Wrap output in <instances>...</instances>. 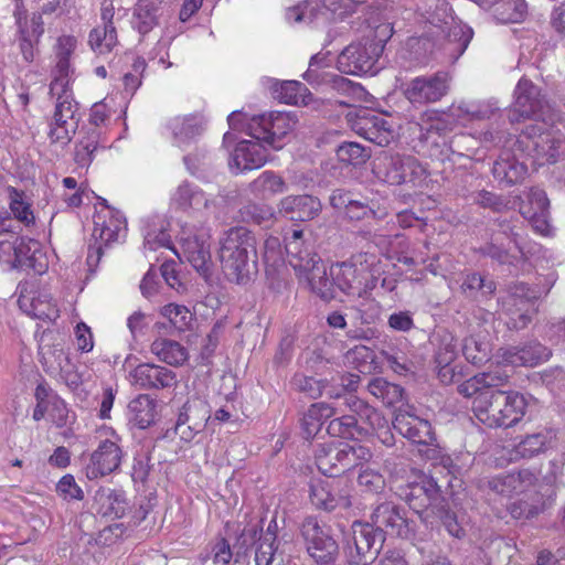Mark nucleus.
Segmentation results:
<instances>
[{"label":"nucleus","mask_w":565,"mask_h":565,"mask_svg":"<svg viewBox=\"0 0 565 565\" xmlns=\"http://www.w3.org/2000/svg\"><path fill=\"white\" fill-rule=\"evenodd\" d=\"M370 522L352 524V545H349V565H370L383 547L385 533L403 539L414 535L409 521L402 509L393 502H383L374 508Z\"/></svg>","instance_id":"obj_1"},{"label":"nucleus","mask_w":565,"mask_h":565,"mask_svg":"<svg viewBox=\"0 0 565 565\" xmlns=\"http://www.w3.org/2000/svg\"><path fill=\"white\" fill-rule=\"evenodd\" d=\"M218 258L230 281L245 285L256 271V238L243 226L232 227L220 239Z\"/></svg>","instance_id":"obj_2"},{"label":"nucleus","mask_w":565,"mask_h":565,"mask_svg":"<svg viewBox=\"0 0 565 565\" xmlns=\"http://www.w3.org/2000/svg\"><path fill=\"white\" fill-rule=\"evenodd\" d=\"M498 108L490 103H459L449 107L447 113L427 110L422 114L418 126L427 136L435 132L446 135L468 121L490 118Z\"/></svg>","instance_id":"obj_3"},{"label":"nucleus","mask_w":565,"mask_h":565,"mask_svg":"<svg viewBox=\"0 0 565 565\" xmlns=\"http://www.w3.org/2000/svg\"><path fill=\"white\" fill-rule=\"evenodd\" d=\"M50 93L56 100L49 136L52 142L66 145L75 134L81 118L78 103L70 87V78L55 77L50 85Z\"/></svg>","instance_id":"obj_4"},{"label":"nucleus","mask_w":565,"mask_h":565,"mask_svg":"<svg viewBox=\"0 0 565 565\" xmlns=\"http://www.w3.org/2000/svg\"><path fill=\"white\" fill-rule=\"evenodd\" d=\"M373 172L381 181L391 185L409 183L422 186L428 177L426 167L416 158L387 152L376 159Z\"/></svg>","instance_id":"obj_5"},{"label":"nucleus","mask_w":565,"mask_h":565,"mask_svg":"<svg viewBox=\"0 0 565 565\" xmlns=\"http://www.w3.org/2000/svg\"><path fill=\"white\" fill-rule=\"evenodd\" d=\"M481 250L501 264H513L519 258L518 254L525 256L526 238L521 222L519 220H499L498 230L493 232L490 242Z\"/></svg>","instance_id":"obj_6"},{"label":"nucleus","mask_w":565,"mask_h":565,"mask_svg":"<svg viewBox=\"0 0 565 565\" xmlns=\"http://www.w3.org/2000/svg\"><path fill=\"white\" fill-rule=\"evenodd\" d=\"M371 457L370 449L361 445H320L316 451V465L321 473L338 477L370 460Z\"/></svg>","instance_id":"obj_7"},{"label":"nucleus","mask_w":565,"mask_h":565,"mask_svg":"<svg viewBox=\"0 0 565 565\" xmlns=\"http://www.w3.org/2000/svg\"><path fill=\"white\" fill-rule=\"evenodd\" d=\"M297 119L290 113L270 111L252 116L247 122V135L262 140L274 150L284 146V139L296 128Z\"/></svg>","instance_id":"obj_8"},{"label":"nucleus","mask_w":565,"mask_h":565,"mask_svg":"<svg viewBox=\"0 0 565 565\" xmlns=\"http://www.w3.org/2000/svg\"><path fill=\"white\" fill-rule=\"evenodd\" d=\"M550 110V105L541 88L531 81L521 78L514 89V102L510 110V120L514 122L533 118L546 121Z\"/></svg>","instance_id":"obj_9"},{"label":"nucleus","mask_w":565,"mask_h":565,"mask_svg":"<svg viewBox=\"0 0 565 565\" xmlns=\"http://www.w3.org/2000/svg\"><path fill=\"white\" fill-rule=\"evenodd\" d=\"M379 47H372L362 38L349 44L338 56L337 68L349 75H374L377 73L376 62L381 56Z\"/></svg>","instance_id":"obj_10"},{"label":"nucleus","mask_w":565,"mask_h":565,"mask_svg":"<svg viewBox=\"0 0 565 565\" xmlns=\"http://www.w3.org/2000/svg\"><path fill=\"white\" fill-rule=\"evenodd\" d=\"M347 121L351 129L366 140L385 147L394 139L392 125L380 114L361 108L348 113Z\"/></svg>","instance_id":"obj_11"},{"label":"nucleus","mask_w":565,"mask_h":565,"mask_svg":"<svg viewBox=\"0 0 565 565\" xmlns=\"http://www.w3.org/2000/svg\"><path fill=\"white\" fill-rule=\"evenodd\" d=\"M300 532L308 554L317 564L331 565L337 561L339 546L319 525L316 518H307L301 524Z\"/></svg>","instance_id":"obj_12"},{"label":"nucleus","mask_w":565,"mask_h":565,"mask_svg":"<svg viewBox=\"0 0 565 565\" xmlns=\"http://www.w3.org/2000/svg\"><path fill=\"white\" fill-rule=\"evenodd\" d=\"M450 76L446 72L412 78L404 88V95L412 104L437 103L448 94Z\"/></svg>","instance_id":"obj_13"},{"label":"nucleus","mask_w":565,"mask_h":565,"mask_svg":"<svg viewBox=\"0 0 565 565\" xmlns=\"http://www.w3.org/2000/svg\"><path fill=\"white\" fill-rule=\"evenodd\" d=\"M428 22L447 33L449 42H457L459 54H462L472 39V30L466 24L456 22L449 3L438 0L427 18Z\"/></svg>","instance_id":"obj_14"},{"label":"nucleus","mask_w":565,"mask_h":565,"mask_svg":"<svg viewBox=\"0 0 565 565\" xmlns=\"http://www.w3.org/2000/svg\"><path fill=\"white\" fill-rule=\"evenodd\" d=\"M118 441L119 437L113 433L111 439H105L99 443L86 467L88 479H97L118 469L122 459V450Z\"/></svg>","instance_id":"obj_15"},{"label":"nucleus","mask_w":565,"mask_h":565,"mask_svg":"<svg viewBox=\"0 0 565 565\" xmlns=\"http://www.w3.org/2000/svg\"><path fill=\"white\" fill-rule=\"evenodd\" d=\"M210 232L201 228L180 238L183 258L202 275H206L211 265Z\"/></svg>","instance_id":"obj_16"},{"label":"nucleus","mask_w":565,"mask_h":565,"mask_svg":"<svg viewBox=\"0 0 565 565\" xmlns=\"http://www.w3.org/2000/svg\"><path fill=\"white\" fill-rule=\"evenodd\" d=\"M268 160L267 145L252 138L239 141L230 158V169L234 173L258 169Z\"/></svg>","instance_id":"obj_17"},{"label":"nucleus","mask_w":565,"mask_h":565,"mask_svg":"<svg viewBox=\"0 0 565 565\" xmlns=\"http://www.w3.org/2000/svg\"><path fill=\"white\" fill-rule=\"evenodd\" d=\"M393 426L402 436L415 444L426 445L435 440L430 423L416 416L411 406L397 409Z\"/></svg>","instance_id":"obj_18"},{"label":"nucleus","mask_w":565,"mask_h":565,"mask_svg":"<svg viewBox=\"0 0 565 565\" xmlns=\"http://www.w3.org/2000/svg\"><path fill=\"white\" fill-rule=\"evenodd\" d=\"M551 350L540 342H530L523 347H510L499 350L498 362L512 366H535L546 362Z\"/></svg>","instance_id":"obj_19"},{"label":"nucleus","mask_w":565,"mask_h":565,"mask_svg":"<svg viewBox=\"0 0 565 565\" xmlns=\"http://www.w3.org/2000/svg\"><path fill=\"white\" fill-rule=\"evenodd\" d=\"M130 381L142 390H162L177 383V374L161 365L142 363L130 372Z\"/></svg>","instance_id":"obj_20"},{"label":"nucleus","mask_w":565,"mask_h":565,"mask_svg":"<svg viewBox=\"0 0 565 565\" xmlns=\"http://www.w3.org/2000/svg\"><path fill=\"white\" fill-rule=\"evenodd\" d=\"M526 147H532L540 164L565 160V136L559 131H543L531 138Z\"/></svg>","instance_id":"obj_21"},{"label":"nucleus","mask_w":565,"mask_h":565,"mask_svg":"<svg viewBox=\"0 0 565 565\" xmlns=\"http://www.w3.org/2000/svg\"><path fill=\"white\" fill-rule=\"evenodd\" d=\"M175 146L183 148L194 141L204 130V119L196 114L175 116L167 122Z\"/></svg>","instance_id":"obj_22"},{"label":"nucleus","mask_w":565,"mask_h":565,"mask_svg":"<svg viewBox=\"0 0 565 565\" xmlns=\"http://www.w3.org/2000/svg\"><path fill=\"white\" fill-rule=\"evenodd\" d=\"M330 275L333 277L337 287L344 294L353 297H362L372 288L362 280L356 269L347 260L334 264L330 267Z\"/></svg>","instance_id":"obj_23"},{"label":"nucleus","mask_w":565,"mask_h":565,"mask_svg":"<svg viewBox=\"0 0 565 565\" xmlns=\"http://www.w3.org/2000/svg\"><path fill=\"white\" fill-rule=\"evenodd\" d=\"M310 500L315 507L327 511L351 507V495L349 491L341 492L335 489L332 483L327 481H317L311 484Z\"/></svg>","instance_id":"obj_24"},{"label":"nucleus","mask_w":565,"mask_h":565,"mask_svg":"<svg viewBox=\"0 0 565 565\" xmlns=\"http://www.w3.org/2000/svg\"><path fill=\"white\" fill-rule=\"evenodd\" d=\"M320 211V201L311 195H289L280 201V212L291 221L313 220Z\"/></svg>","instance_id":"obj_25"},{"label":"nucleus","mask_w":565,"mask_h":565,"mask_svg":"<svg viewBox=\"0 0 565 565\" xmlns=\"http://www.w3.org/2000/svg\"><path fill=\"white\" fill-rule=\"evenodd\" d=\"M93 509L104 518L120 519L127 510L126 498L121 491L102 487L93 497Z\"/></svg>","instance_id":"obj_26"},{"label":"nucleus","mask_w":565,"mask_h":565,"mask_svg":"<svg viewBox=\"0 0 565 565\" xmlns=\"http://www.w3.org/2000/svg\"><path fill=\"white\" fill-rule=\"evenodd\" d=\"M500 409V427H511L518 424L525 415L527 402L523 394L514 391L497 393Z\"/></svg>","instance_id":"obj_27"},{"label":"nucleus","mask_w":565,"mask_h":565,"mask_svg":"<svg viewBox=\"0 0 565 565\" xmlns=\"http://www.w3.org/2000/svg\"><path fill=\"white\" fill-rule=\"evenodd\" d=\"M312 265L308 266V269H303L302 274L298 275V277L303 279L319 297L323 299L333 298L337 285L330 275V270L328 271L319 257L312 260Z\"/></svg>","instance_id":"obj_28"},{"label":"nucleus","mask_w":565,"mask_h":565,"mask_svg":"<svg viewBox=\"0 0 565 565\" xmlns=\"http://www.w3.org/2000/svg\"><path fill=\"white\" fill-rule=\"evenodd\" d=\"M347 405L361 418H365L367 423L377 430V438L382 444L388 447L393 446L394 436L388 428L387 422L375 408L353 395L347 398Z\"/></svg>","instance_id":"obj_29"},{"label":"nucleus","mask_w":565,"mask_h":565,"mask_svg":"<svg viewBox=\"0 0 565 565\" xmlns=\"http://www.w3.org/2000/svg\"><path fill=\"white\" fill-rule=\"evenodd\" d=\"M302 235L301 230H294L291 235L285 238V254L297 275H301L303 269H308V266H313L312 260L318 257L317 254L303 246Z\"/></svg>","instance_id":"obj_30"},{"label":"nucleus","mask_w":565,"mask_h":565,"mask_svg":"<svg viewBox=\"0 0 565 565\" xmlns=\"http://www.w3.org/2000/svg\"><path fill=\"white\" fill-rule=\"evenodd\" d=\"M498 391L499 388L495 387L480 392L472 402V412L477 419L491 428L500 427L499 420L501 416H499Z\"/></svg>","instance_id":"obj_31"},{"label":"nucleus","mask_w":565,"mask_h":565,"mask_svg":"<svg viewBox=\"0 0 565 565\" xmlns=\"http://www.w3.org/2000/svg\"><path fill=\"white\" fill-rule=\"evenodd\" d=\"M160 313L168 321V324L166 322H157L154 324L156 330L160 334L170 333V330L178 332L188 331L194 320L191 311L185 306L178 303L163 306Z\"/></svg>","instance_id":"obj_32"},{"label":"nucleus","mask_w":565,"mask_h":565,"mask_svg":"<svg viewBox=\"0 0 565 565\" xmlns=\"http://www.w3.org/2000/svg\"><path fill=\"white\" fill-rule=\"evenodd\" d=\"M150 352L170 366H182L189 360V351L180 342L159 337L150 345Z\"/></svg>","instance_id":"obj_33"},{"label":"nucleus","mask_w":565,"mask_h":565,"mask_svg":"<svg viewBox=\"0 0 565 565\" xmlns=\"http://www.w3.org/2000/svg\"><path fill=\"white\" fill-rule=\"evenodd\" d=\"M359 275L372 289L384 274V264L379 255L371 252H358L348 259Z\"/></svg>","instance_id":"obj_34"},{"label":"nucleus","mask_w":565,"mask_h":565,"mask_svg":"<svg viewBox=\"0 0 565 565\" xmlns=\"http://www.w3.org/2000/svg\"><path fill=\"white\" fill-rule=\"evenodd\" d=\"M509 374L501 371H489L477 374L458 386V392L466 396H478L480 392L495 388L507 383Z\"/></svg>","instance_id":"obj_35"},{"label":"nucleus","mask_w":565,"mask_h":565,"mask_svg":"<svg viewBox=\"0 0 565 565\" xmlns=\"http://www.w3.org/2000/svg\"><path fill=\"white\" fill-rule=\"evenodd\" d=\"M157 401L147 394H140L128 405L129 420L136 427L146 429L151 426L158 416Z\"/></svg>","instance_id":"obj_36"},{"label":"nucleus","mask_w":565,"mask_h":565,"mask_svg":"<svg viewBox=\"0 0 565 565\" xmlns=\"http://www.w3.org/2000/svg\"><path fill=\"white\" fill-rule=\"evenodd\" d=\"M172 202L182 210H210L211 201L196 185L183 182L172 195Z\"/></svg>","instance_id":"obj_37"},{"label":"nucleus","mask_w":565,"mask_h":565,"mask_svg":"<svg viewBox=\"0 0 565 565\" xmlns=\"http://www.w3.org/2000/svg\"><path fill=\"white\" fill-rule=\"evenodd\" d=\"M248 188L252 194L260 200H269L287 190L282 177L270 170L262 172L249 183Z\"/></svg>","instance_id":"obj_38"},{"label":"nucleus","mask_w":565,"mask_h":565,"mask_svg":"<svg viewBox=\"0 0 565 565\" xmlns=\"http://www.w3.org/2000/svg\"><path fill=\"white\" fill-rule=\"evenodd\" d=\"M19 306L35 319L54 321L58 318L57 306L53 302L51 296L46 294L33 298L22 296L19 298Z\"/></svg>","instance_id":"obj_39"},{"label":"nucleus","mask_w":565,"mask_h":565,"mask_svg":"<svg viewBox=\"0 0 565 565\" xmlns=\"http://www.w3.org/2000/svg\"><path fill=\"white\" fill-rule=\"evenodd\" d=\"M169 222L156 216L149 220L143 227V245L146 249L171 248Z\"/></svg>","instance_id":"obj_40"},{"label":"nucleus","mask_w":565,"mask_h":565,"mask_svg":"<svg viewBox=\"0 0 565 565\" xmlns=\"http://www.w3.org/2000/svg\"><path fill=\"white\" fill-rule=\"evenodd\" d=\"M102 220L100 216L95 221L93 231V239L95 244H102V247L109 246L117 242L126 230V222L121 215L111 216L108 221Z\"/></svg>","instance_id":"obj_41"},{"label":"nucleus","mask_w":565,"mask_h":565,"mask_svg":"<svg viewBox=\"0 0 565 565\" xmlns=\"http://www.w3.org/2000/svg\"><path fill=\"white\" fill-rule=\"evenodd\" d=\"M335 413V408L328 403L320 402L312 404L301 419V428L306 438L316 436L323 420L330 418Z\"/></svg>","instance_id":"obj_42"},{"label":"nucleus","mask_w":565,"mask_h":565,"mask_svg":"<svg viewBox=\"0 0 565 565\" xmlns=\"http://www.w3.org/2000/svg\"><path fill=\"white\" fill-rule=\"evenodd\" d=\"M159 7L151 0H138L134 8L132 25L146 34L158 24Z\"/></svg>","instance_id":"obj_43"},{"label":"nucleus","mask_w":565,"mask_h":565,"mask_svg":"<svg viewBox=\"0 0 565 565\" xmlns=\"http://www.w3.org/2000/svg\"><path fill=\"white\" fill-rule=\"evenodd\" d=\"M492 172L498 181L510 185L523 180L527 169L523 163L508 156L501 157L494 162Z\"/></svg>","instance_id":"obj_44"},{"label":"nucleus","mask_w":565,"mask_h":565,"mask_svg":"<svg viewBox=\"0 0 565 565\" xmlns=\"http://www.w3.org/2000/svg\"><path fill=\"white\" fill-rule=\"evenodd\" d=\"M547 444V435L536 433L527 435L509 451V461L532 458L544 451Z\"/></svg>","instance_id":"obj_45"},{"label":"nucleus","mask_w":565,"mask_h":565,"mask_svg":"<svg viewBox=\"0 0 565 565\" xmlns=\"http://www.w3.org/2000/svg\"><path fill=\"white\" fill-rule=\"evenodd\" d=\"M88 44L90 49L98 55L110 53L117 45V31L115 25L96 26L88 35Z\"/></svg>","instance_id":"obj_46"},{"label":"nucleus","mask_w":565,"mask_h":565,"mask_svg":"<svg viewBox=\"0 0 565 565\" xmlns=\"http://www.w3.org/2000/svg\"><path fill=\"white\" fill-rule=\"evenodd\" d=\"M77 46V40L73 35H61L56 40L54 45V56L56 58V71L58 75L56 77L70 78L71 63L70 58L75 52Z\"/></svg>","instance_id":"obj_47"},{"label":"nucleus","mask_w":565,"mask_h":565,"mask_svg":"<svg viewBox=\"0 0 565 565\" xmlns=\"http://www.w3.org/2000/svg\"><path fill=\"white\" fill-rule=\"evenodd\" d=\"M276 86H279L275 88L276 97L285 104L306 105L311 99L308 88L298 81L277 83Z\"/></svg>","instance_id":"obj_48"},{"label":"nucleus","mask_w":565,"mask_h":565,"mask_svg":"<svg viewBox=\"0 0 565 565\" xmlns=\"http://www.w3.org/2000/svg\"><path fill=\"white\" fill-rule=\"evenodd\" d=\"M367 390L373 396L381 399L387 406H393L403 399V388L382 377L373 379L369 383Z\"/></svg>","instance_id":"obj_49"},{"label":"nucleus","mask_w":565,"mask_h":565,"mask_svg":"<svg viewBox=\"0 0 565 565\" xmlns=\"http://www.w3.org/2000/svg\"><path fill=\"white\" fill-rule=\"evenodd\" d=\"M99 132L93 129L76 143L74 160L78 167L87 168L92 163L94 152L99 146Z\"/></svg>","instance_id":"obj_50"},{"label":"nucleus","mask_w":565,"mask_h":565,"mask_svg":"<svg viewBox=\"0 0 565 565\" xmlns=\"http://www.w3.org/2000/svg\"><path fill=\"white\" fill-rule=\"evenodd\" d=\"M411 495L419 499L424 497L420 507L435 508L440 501V487L431 477H425L422 481L412 488Z\"/></svg>","instance_id":"obj_51"},{"label":"nucleus","mask_w":565,"mask_h":565,"mask_svg":"<svg viewBox=\"0 0 565 565\" xmlns=\"http://www.w3.org/2000/svg\"><path fill=\"white\" fill-rule=\"evenodd\" d=\"M509 473L515 497L537 493L539 476L534 470L524 468Z\"/></svg>","instance_id":"obj_52"},{"label":"nucleus","mask_w":565,"mask_h":565,"mask_svg":"<svg viewBox=\"0 0 565 565\" xmlns=\"http://www.w3.org/2000/svg\"><path fill=\"white\" fill-rule=\"evenodd\" d=\"M337 157L343 163L361 166L371 158V150L358 142H343L337 149Z\"/></svg>","instance_id":"obj_53"},{"label":"nucleus","mask_w":565,"mask_h":565,"mask_svg":"<svg viewBox=\"0 0 565 565\" xmlns=\"http://www.w3.org/2000/svg\"><path fill=\"white\" fill-rule=\"evenodd\" d=\"M276 550V534L271 532L270 526H268L267 531L259 537L255 552V564L270 565Z\"/></svg>","instance_id":"obj_54"},{"label":"nucleus","mask_w":565,"mask_h":565,"mask_svg":"<svg viewBox=\"0 0 565 565\" xmlns=\"http://www.w3.org/2000/svg\"><path fill=\"white\" fill-rule=\"evenodd\" d=\"M492 6H497L495 12L499 19L504 23H516L524 19L526 13V6L523 0H514L511 3L510 0L500 4V0L494 2Z\"/></svg>","instance_id":"obj_55"},{"label":"nucleus","mask_w":565,"mask_h":565,"mask_svg":"<svg viewBox=\"0 0 565 565\" xmlns=\"http://www.w3.org/2000/svg\"><path fill=\"white\" fill-rule=\"evenodd\" d=\"M358 486L361 491L369 493H377L384 489L385 479L383 475L373 468H361L358 476Z\"/></svg>","instance_id":"obj_56"},{"label":"nucleus","mask_w":565,"mask_h":565,"mask_svg":"<svg viewBox=\"0 0 565 565\" xmlns=\"http://www.w3.org/2000/svg\"><path fill=\"white\" fill-rule=\"evenodd\" d=\"M327 431L333 437L353 438L358 431V420L352 415L334 418L329 423Z\"/></svg>","instance_id":"obj_57"},{"label":"nucleus","mask_w":565,"mask_h":565,"mask_svg":"<svg viewBox=\"0 0 565 565\" xmlns=\"http://www.w3.org/2000/svg\"><path fill=\"white\" fill-rule=\"evenodd\" d=\"M462 354L470 363L481 364L488 360L489 345L486 342L478 341L475 337H468L463 340Z\"/></svg>","instance_id":"obj_58"},{"label":"nucleus","mask_w":565,"mask_h":565,"mask_svg":"<svg viewBox=\"0 0 565 565\" xmlns=\"http://www.w3.org/2000/svg\"><path fill=\"white\" fill-rule=\"evenodd\" d=\"M263 258L264 263L274 269L285 263V249H282L278 237L269 236L265 239Z\"/></svg>","instance_id":"obj_59"},{"label":"nucleus","mask_w":565,"mask_h":565,"mask_svg":"<svg viewBox=\"0 0 565 565\" xmlns=\"http://www.w3.org/2000/svg\"><path fill=\"white\" fill-rule=\"evenodd\" d=\"M457 358V342L451 333L440 335L438 349L436 351L437 364H451Z\"/></svg>","instance_id":"obj_60"},{"label":"nucleus","mask_w":565,"mask_h":565,"mask_svg":"<svg viewBox=\"0 0 565 565\" xmlns=\"http://www.w3.org/2000/svg\"><path fill=\"white\" fill-rule=\"evenodd\" d=\"M462 292L471 295L475 291L480 290L483 295H491L495 290V285L492 280H486L479 274H468L462 284Z\"/></svg>","instance_id":"obj_61"},{"label":"nucleus","mask_w":565,"mask_h":565,"mask_svg":"<svg viewBox=\"0 0 565 565\" xmlns=\"http://www.w3.org/2000/svg\"><path fill=\"white\" fill-rule=\"evenodd\" d=\"M10 210L14 217L26 226L34 223V215L30 205L23 201L22 194L14 189L11 191Z\"/></svg>","instance_id":"obj_62"},{"label":"nucleus","mask_w":565,"mask_h":565,"mask_svg":"<svg viewBox=\"0 0 565 565\" xmlns=\"http://www.w3.org/2000/svg\"><path fill=\"white\" fill-rule=\"evenodd\" d=\"M70 361L68 354L63 349L54 348L42 353V363L45 371L51 374L57 373Z\"/></svg>","instance_id":"obj_63"},{"label":"nucleus","mask_w":565,"mask_h":565,"mask_svg":"<svg viewBox=\"0 0 565 565\" xmlns=\"http://www.w3.org/2000/svg\"><path fill=\"white\" fill-rule=\"evenodd\" d=\"M57 493L64 500H83L84 492L72 475L63 476L56 484Z\"/></svg>","instance_id":"obj_64"}]
</instances>
